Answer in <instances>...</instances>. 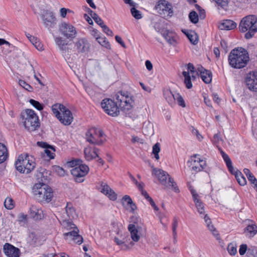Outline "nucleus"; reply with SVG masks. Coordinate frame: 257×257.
Wrapping results in <instances>:
<instances>
[{
    "label": "nucleus",
    "instance_id": "nucleus-1",
    "mask_svg": "<svg viewBox=\"0 0 257 257\" xmlns=\"http://www.w3.org/2000/svg\"><path fill=\"white\" fill-rule=\"evenodd\" d=\"M115 99L116 102L105 99L101 103L102 108L108 115L115 116L118 115L119 110L126 112L132 109L134 100L128 92H118L115 94Z\"/></svg>",
    "mask_w": 257,
    "mask_h": 257
},
{
    "label": "nucleus",
    "instance_id": "nucleus-2",
    "mask_svg": "<svg viewBox=\"0 0 257 257\" xmlns=\"http://www.w3.org/2000/svg\"><path fill=\"white\" fill-rule=\"evenodd\" d=\"M186 70H184L182 75L184 77V83L187 89L192 87V81H194L199 75L206 84H209L212 80V73L202 67L197 69L194 65H187Z\"/></svg>",
    "mask_w": 257,
    "mask_h": 257
},
{
    "label": "nucleus",
    "instance_id": "nucleus-3",
    "mask_svg": "<svg viewBox=\"0 0 257 257\" xmlns=\"http://www.w3.org/2000/svg\"><path fill=\"white\" fill-rule=\"evenodd\" d=\"M33 193L36 199L41 203H48L53 197L52 189L43 183L35 184L33 188Z\"/></svg>",
    "mask_w": 257,
    "mask_h": 257
},
{
    "label": "nucleus",
    "instance_id": "nucleus-4",
    "mask_svg": "<svg viewBox=\"0 0 257 257\" xmlns=\"http://www.w3.org/2000/svg\"><path fill=\"white\" fill-rule=\"evenodd\" d=\"M15 166L19 172L29 174L34 169L36 163L32 156L24 154L18 157L15 162Z\"/></svg>",
    "mask_w": 257,
    "mask_h": 257
},
{
    "label": "nucleus",
    "instance_id": "nucleus-5",
    "mask_svg": "<svg viewBox=\"0 0 257 257\" xmlns=\"http://www.w3.org/2000/svg\"><path fill=\"white\" fill-rule=\"evenodd\" d=\"M52 110L56 117L64 125H69L73 120L72 113L63 104L56 103L53 105Z\"/></svg>",
    "mask_w": 257,
    "mask_h": 257
},
{
    "label": "nucleus",
    "instance_id": "nucleus-6",
    "mask_svg": "<svg viewBox=\"0 0 257 257\" xmlns=\"http://www.w3.org/2000/svg\"><path fill=\"white\" fill-rule=\"evenodd\" d=\"M21 116L25 127L30 132L35 131L40 126L38 116L35 111L27 109L22 112Z\"/></svg>",
    "mask_w": 257,
    "mask_h": 257
},
{
    "label": "nucleus",
    "instance_id": "nucleus-7",
    "mask_svg": "<svg viewBox=\"0 0 257 257\" xmlns=\"http://www.w3.org/2000/svg\"><path fill=\"white\" fill-rule=\"evenodd\" d=\"M249 60L247 50L242 47L233 49L228 56L229 64H247Z\"/></svg>",
    "mask_w": 257,
    "mask_h": 257
},
{
    "label": "nucleus",
    "instance_id": "nucleus-8",
    "mask_svg": "<svg viewBox=\"0 0 257 257\" xmlns=\"http://www.w3.org/2000/svg\"><path fill=\"white\" fill-rule=\"evenodd\" d=\"M82 161L80 160H73L68 163L69 165L73 168L71 173L74 176L76 182L81 183L84 181V177L89 171V167L86 165L81 164Z\"/></svg>",
    "mask_w": 257,
    "mask_h": 257
},
{
    "label": "nucleus",
    "instance_id": "nucleus-9",
    "mask_svg": "<svg viewBox=\"0 0 257 257\" xmlns=\"http://www.w3.org/2000/svg\"><path fill=\"white\" fill-rule=\"evenodd\" d=\"M152 175L158 178L160 183L164 186L165 188H170L178 191V189L173 179L166 171L157 168H153Z\"/></svg>",
    "mask_w": 257,
    "mask_h": 257
},
{
    "label": "nucleus",
    "instance_id": "nucleus-10",
    "mask_svg": "<svg viewBox=\"0 0 257 257\" xmlns=\"http://www.w3.org/2000/svg\"><path fill=\"white\" fill-rule=\"evenodd\" d=\"M104 133L99 128L92 127L85 134L86 141L92 145H101L104 140Z\"/></svg>",
    "mask_w": 257,
    "mask_h": 257
},
{
    "label": "nucleus",
    "instance_id": "nucleus-11",
    "mask_svg": "<svg viewBox=\"0 0 257 257\" xmlns=\"http://www.w3.org/2000/svg\"><path fill=\"white\" fill-rule=\"evenodd\" d=\"M239 28L241 32L257 31V18L254 15H248L242 19Z\"/></svg>",
    "mask_w": 257,
    "mask_h": 257
},
{
    "label": "nucleus",
    "instance_id": "nucleus-12",
    "mask_svg": "<svg viewBox=\"0 0 257 257\" xmlns=\"http://www.w3.org/2000/svg\"><path fill=\"white\" fill-rule=\"evenodd\" d=\"M59 30L66 39L72 40L76 36V29L70 23L65 22L61 23L59 25Z\"/></svg>",
    "mask_w": 257,
    "mask_h": 257
},
{
    "label": "nucleus",
    "instance_id": "nucleus-13",
    "mask_svg": "<svg viewBox=\"0 0 257 257\" xmlns=\"http://www.w3.org/2000/svg\"><path fill=\"white\" fill-rule=\"evenodd\" d=\"M187 163L191 171L195 173L203 170L206 166V161L201 159L199 155H194Z\"/></svg>",
    "mask_w": 257,
    "mask_h": 257
},
{
    "label": "nucleus",
    "instance_id": "nucleus-14",
    "mask_svg": "<svg viewBox=\"0 0 257 257\" xmlns=\"http://www.w3.org/2000/svg\"><path fill=\"white\" fill-rule=\"evenodd\" d=\"M157 12L164 17H172L173 14L172 5L166 1H160L156 6Z\"/></svg>",
    "mask_w": 257,
    "mask_h": 257
},
{
    "label": "nucleus",
    "instance_id": "nucleus-15",
    "mask_svg": "<svg viewBox=\"0 0 257 257\" xmlns=\"http://www.w3.org/2000/svg\"><path fill=\"white\" fill-rule=\"evenodd\" d=\"M45 27L49 31L54 28L56 25V18L54 14L50 11H46L41 15Z\"/></svg>",
    "mask_w": 257,
    "mask_h": 257
},
{
    "label": "nucleus",
    "instance_id": "nucleus-16",
    "mask_svg": "<svg viewBox=\"0 0 257 257\" xmlns=\"http://www.w3.org/2000/svg\"><path fill=\"white\" fill-rule=\"evenodd\" d=\"M245 81L249 90L257 92V71H253L248 73L245 77Z\"/></svg>",
    "mask_w": 257,
    "mask_h": 257
},
{
    "label": "nucleus",
    "instance_id": "nucleus-17",
    "mask_svg": "<svg viewBox=\"0 0 257 257\" xmlns=\"http://www.w3.org/2000/svg\"><path fill=\"white\" fill-rule=\"evenodd\" d=\"M75 48L79 53H85L89 51L90 44L85 38H78L74 43Z\"/></svg>",
    "mask_w": 257,
    "mask_h": 257
},
{
    "label": "nucleus",
    "instance_id": "nucleus-18",
    "mask_svg": "<svg viewBox=\"0 0 257 257\" xmlns=\"http://www.w3.org/2000/svg\"><path fill=\"white\" fill-rule=\"evenodd\" d=\"M99 190L100 192L107 196L110 200H115L117 198V195L114 191L105 183L101 182Z\"/></svg>",
    "mask_w": 257,
    "mask_h": 257
},
{
    "label": "nucleus",
    "instance_id": "nucleus-19",
    "mask_svg": "<svg viewBox=\"0 0 257 257\" xmlns=\"http://www.w3.org/2000/svg\"><path fill=\"white\" fill-rule=\"evenodd\" d=\"M3 249L5 254L8 257H19L20 256V249L9 243H6Z\"/></svg>",
    "mask_w": 257,
    "mask_h": 257
},
{
    "label": "nucleus",
    "instance_id": "nucleus-20",
    "mask_svg": "<svg viewBox=\"0 0 257 257\" xmlns=\"http://www.w3.org/2000/svg\"><path fill=\"white\" fill-rule=\"evenodd\" d=\"M190 192L192 194L193 201L195 204L196 207L197 209L198 213L200 214L204 215V206L203 203L201 201L199 198V196L196 193V191L192 188H190Z\"/></svg>",
    "mask_w": 257,
    "mask_h": 257
},
{
    "label": "nucleus",
    "instance_id": "nucleus-21",
    "mask_svg": "<svg viewBox=\"0 0 257 257\" xmlns=\"http://www.w3.org/2000/svg\"><path fill=\"white\" fill-rule=\"evenodd\" d=\"M162 34L169 44L173 46H175L177 44L178 37L175 32L165 30L162 31Z\"/></svg>",
    "mask_w": 257,
    "mask_h": 257
},
{
    "label": "nucleus",
    "instance_id": "nucleus-22",
    "mask_svg": "<svg viewBox=\"0 0 257 257\" xmlns=\"http://www.w3.org/2000/svg\"><path fill=\"white\" fill-rule=\"evenodd\" d=\"M0 46H3L2 51L5 55H8L16 49L15 46L4 39L0 38Z\"/></svg>",
    "mask_w": 257,
    "mask_h": 257
},
{
    "label": "nucleus",
    "instance_id": "nucleus-23",
    "mask_svg": "<svg viewBox=\"0 0 257 257\" xmlns=\"http://www.w3.org/2000/svg\"><path fill=\"white\" fill-rule=\"evenodd\" d=\"M122 205L130 211L134 212L137 209V206L133 202L131 198L128 195H125L122 198Z\"/></svg>",
    "mask_w": 257,
    "mask_h": 257
},
{
    "label": "nucleus",
    "instance_id": "nucleus-24",
    "mask_svg": "<svg viewBox=\"0 0 257 257\" xmlns=\"http://www.w3.org/2000/svg\"><path fill=\"white\" fill-rule=\"evenodd\" d=\"M98 149L94 148L92 149L91 147L88 146L86 147L84 150L85 158L87 161H91L95 157H98L97 152Z\"/></svg>",
    "mask_w": 257,
    "mask_h": 257
},
{
    "label": "nucleus",
    "instance_id": "nucleus-25",
    "mask_svg": "<svg viewBox=\"0 0 257 257\" xmlns=\"http://www.w3.org/2000/svg\"><path fill=\"white\" fill-rule=\"evenodd\" d=\"M30 214L35 220H40L43 217V211L35 205H32L30 208Z\"/></svg>",
    "mask_w": 257,
    "mask_h": 257
},
{
    "label": "nucleus",
    "instance_id": "nucleus-26",
    "mask_svg": "<svg viewBox=\"0 0 257 257\" xmlns=\"http://www.w3.org/2000/svg\"><path fill=\"white\" fill-rule=\"evenodd\" d=\"M38 144L45 148L44 156L45 155L48 157L50 159L54 158V149L51 146H48V145L45 143L38 142Z\"/></svg>",
    "mask_w": 257,
    "mask_h": 257
},
{
    "label": "nucleus",
    "instance_id": "nucleus-27",
    "mask_svg": "<svg viewBox=\"0 0 257 257\" xmlns=\"http://www.w3.org/2000/svg\"><path fill=\"white\" fill-rule=\"evenodd\" d=\"M28 241L33 246L38 245L41 244V239L40 236L34 232L30 233L28 238Z\"/></svg>",
    "mask_w": 257,
    "mask_h": 257
},
{
    "label": "nucleus",
    "instance_id": "nucleus-28",
    "mask_svg": "<svg viewBox=\"0 0 257 257\" xmlns=\"http://www.w3.org/2000/svg\"><path fill=\"white\" fill-rule=\"evenodd\" d=\"M236 24L233 21L230 20H226L223 21L221 24L219 28L221 30H230L236 28Z\"/></svg>",
    "mask_w": 257,
    "mask_h": 257
},
{
    "label": "nucleus",
    "instance_id": "nucleus-29",
    "mask_svg": "<svg viewBox=\"0 0 257 257\" xmlns=\"http://www.w3.org/2000/svg\"><path fill=\"white\" fill-rule=\"evenodd\" d=\"M93 32L94 36L96 37V40L100 45L107 49L110 48V45L105 37H98L97 31H94Z\"/></svg>",
    "mask_w": 257,
    "mask_h": 257
},
{
    "label": "nucleus",
    "instance_id": "nucleus-30",
    "mask_svg": "<svg viewBox=\"0 0 257 257\" xmlns=\"http://www.w3.org/2000/svg\"><path fill=\"white\" fill-rule=\"evenodd\" d=\"M244 232L248 237H253L257 233V226L255 224H248L244 229Z\"/></svg>",
    "mask_w": 257,
    "mask_h": 257
},
{
    "label": "nucleus",
    "instance_id": "nucleus-31",
    "mask_svg": "<svg viewBox=\"0 0 257 257\" xmlns=\"http://www.w3.org/2000/svg\"><path fill=\"white\" fill-rule=\"evenodd\" d=\"M175 93H173L170 90L164 91V96L169 104L173 105L175 103Z\"/></svg>",
    "mask_w": 257,
    "mask_h": 257
},
{
    "label": "nucleus",
    "instance_id": "nucleus-32",
    "mask_svg": "<svg viewBox=\"0 0 257 257\" xmlns=\"http://www.w3.org/2000/svg\"><path fill=\"white\" fill-rule=\"evenodd\" d=\"M128 229L130 231L132 239L135 241H139L140 236L138 234V230L134 224H130Z\"/></svg>",
    "mask_w": 257,
    "mask_h": 257
},
{
    "label": "nucleus",
    "instance_id": "nucleus-33",
    "mask_svg": "<svg viewBox=\"0 0 257 257\" xmlns=\"http://www.w3.org/2000/svg\"><path fill=\"white\" fill-rule=\"evenodd\" d=\"M54 40L56 44L59 49L62 51H66L67 49V43L66 41L62 39L61 37H54Z\"/></svg>",
    "mask_w": 257,
    "mask_h": 257
},
{
    "label": "nucleus",
    "instance_id": "nucleus-34",
    "mask_svg": "<svg viewBox=\"0 0 257 257\" xmlns=\"http://www.w3.org/2000/svg\"><path fill=\"white\" fill-rule=\"evenodd\" d=\"M220 153L230 173H233L234 168L232 165V162L229 156L221 150H220Z\"/></svg>",
    "mask_w": 257,
    "mask_h": 257
},
{
    "label": "nucleus",
    "instance_id": "nucleus-35",
    "mask_svg": "<svg viewBox=\"0 0 257 257\" xmlns=\"http://www.w3.org/2000/svg\"><path fill=\"white\" fill-rule=\"evenodd\" d=\"M8 156V150L5 145L0 143V164L6 160Z\"/></svg>",
    "mask_w": 257,
    "mask_h": 257
},
{
    "label": "nucleus",
    "instance_id": "nucleus-36",
    "mask_svg": "<svg viewBox=\"0 0 257 257\" xmlns=\"http://www.w3.org/2000/svg\"><path fill=\"white\" fill-rule=\"evenodd\" d=\"M65 210L66 213L70 219L74 218L75 216H76V211L71 203L67 204V205L65 207Z\"/></svg>",
    "mask_w": 257,
    "mask_h": 257
},
{
    "label": "nucleus",
    "instance_id": "nucleus-37",
    "mask_svg": "<svg viewBox=\"0 0 257 257\" xmlns=\"http://www.w3.org/2000/svg\"><path fill=\"white\" fill-rule=\"evenodd\" d=\"M143 132L145 135L150 136L153 134V125L150 122L144 123L143 126Z\"/></svg>",
    "mask_w": 257,
    "mask_h": 257
},
{
    "label": "nucleus",
    "instance_id": "nucleus-38",
    "mask_svg": "<svg viewBox=\"0 0 257 257\" xmlns=\"http://www.w3.org/2000/svg\"><path fill=\"white\" fill-rule=\"evenodd\" d=\"M233 174L235 175V178L238 182V183L241 186H244L246 184V181L245 177L242 175V173L240 172L235 171L234 169L233 170Z\"/></svg>",
    "mask_w": 257,
    "mask_h": 257
},
{
    "label": "nucleus",
    "instance_id": "nucleus-39",
    "mask_svg": "<svg viewBox=\"0 0 257 257\" xmlns=\"http://www.w3.org/2000/svg\"><path fill=\"white\" fill-rule=\"evenodd\" d=\"M62 224L63 226L67 230L78 229L76 225L69 220L65 219L63 220Z\"/></svg>",
    "mask_w": 257,
    "mask_h": 257
},
{
    "label": "nucleus",
    "instance_id": "nucleus-40",
    "mask_svg": "<svg viewBox=\"0 0 257 257\" xmlns=\"http://www.w3.org/2000/svg\"><path fill=\"white\" fill-rule=\"evenodd\" d=\"M88 12L90 14L91 17L93 18L95 23L101 27L103 24L102 20L94 12L88 8Z\"/></svg>",
    "mask_w": 257,
    "mask_h": 257
},
{
    "label": "nucleus",
    "instance_id": "nucleus-41",
    "mask_svg": "<svg viewBox=\"0 0 257 257\" xmlns=\"http://www.w3.org/2000/svg\"><path fill=\"white\" fill-rule=\"evenodd\" d=\"M77 232H79L78 229L73 230L72 231H69L64 233V237L66 240H73L74 236L77 234Z\"/></svg>",
    "mask_w": 257,
    "mask_h": 257
},
{
    "label": "nucleus",
    "instance_id": "nucleus-42",
    "mask_svg": "<svg viewBox=\"0 0 257 257\" xmlns=\"http://www.w3.org/2000/svg\"><path fill=\"white\" fill-rule=\"evenodd\" d=\"M182 32L186 34L190 41L193 44H196L198 42L197 40L196 35L195 34H192L191 33L189 32H186L184 30H182Z\"/></svg>",
    "mask_w": 257,
    "mask_h": 257
},
{
    "label": "nucleus",
    "instance_id": "nucleus-43",
    "mask_svg": "<svg viewBox=\"0 0 257 257\" xmlns=\"http://www.w3.org/2000/svg\"><path fill=\"white\" fill-rule=\"evenodd\" d=\"M17 221L22 226H25L27 222V215L24 213H20L18 216Z\"/></svg>",
    "mask_w": 257,
    "mask_h": 257
},
{
    "label": "nucleus",
    "instance_id": "nucleus-44",
    "mask_svg": "<svg viewBox=\"0 0 257 257\" xmlns=\"http://www.w3.org/2000/svg\"><path fill=\"white\" fill-rule=\"evenodd\" d=\"M29 102L32 105H33L35 108H36L38 110H42L43 109V105L41 104L38 101H36L33 99H31L29 100Z\"/></svg>",
    "mask_w": 257,
    "mask_h": 257
},
{
    "label": "nucleus",
    "instance_id": "nucleus-45",
    "mask_svg": "<svg viewBox=\"0 0 257 257\" xmlns=\"http://www.w3.org/2000/svg\"><path fill=\"white\" fill-rule=\"evenodd\" d=\"M189 18L192 23L196 24L198 22V16L195 11H192L190 13Z\"/></svg>",
    "mask_w": 257,
    "mask_h": 257
},
{
    "label": "nucleus",
    "instance_id": "nucleus-46",
    "mask_svg": "<svg viewBox=\"0 0 257 257\" xmlns=\"http://www.w3.org/2000/svg\"><path fill=\"white\" fill-rule=\"evenodd\" d=\"M4 205L7 209H12L14 207L12 199L10 198H7L5 201Z\"/></svg>",
    "mask_w": 257,
    "mask_h": 257
},
{
    "label": "nucleus",
    "instance_id": "nucleus-47",
    "mask_svg": "<svg viewBox=\"0 0 257 257\" xmlns=\"http://www.w3.org/2000/svg\"><path fill=\"white\" fill-rule=\"evenodd\" d=\"M19 83L21 86L23 87L25 89L28 90V91L32 92L33 91V87L27 83L25 81L20 80Z\"/></svg>",
    "mask_w": 257,
    "mask_h": 257
},
{
    "label": "nucleus",
    "instance_id": "nucleus-48",
    "mask_svg": "<svg viewBox=\"0 0 257 257\" xmlns=\"http://www.w3.org/2000/svg\"><path fill=\"white\" fill-rule=\"evenodd\" d=\"M160 151V144L157 143L153 147V153L155 155V158L156 160L159 159V153Z\"/></svg>",
    "mask_w": 257,
    "mask_h": 257
},
{
    "label": "nucleus",
    "instance_id": "nucleus-49",
    "mask_svg": "<svg viewBox=\"0 0 257 257\" xmlns=\"http://www.w3.org/2000/svg\"><path fill=\"white\" fill-rule=\"evenodd\" d=\"M175 100H177L178 104L183 107H185L186 105L183 97L179 93H175Z\"/></svg>",
    "mask_w": 257,
    "mask_h": 257
},
{
    "label": "nucleus",
    "instance_id": "nucleus-50",
    "mask_svg": "<svg viewBox=\"0 0 257 257\" xmlns=\"http://www.w3.org/2000/svg\"><path fill=\"white\" fill-rule=\"evenodd\" d=\"M131 14L136 19H140L142 18V14L140 12L135 8H132L131 10Z\"/></svg>",
    "mask_w": 257,
    "mask_h": 257
},
{
    "label": "nucleus",
    "instance_id": "nucleus-51",
    "mask_svg": "<svg viewBox=\"0 0 257 257\" xmlns=\"http://www.w3.org/2000/svg\"><path fill=\"white\" fill-rule=\"evenodd\" d=\"M212 141L214 144H219L220 143L223 142V141L222 138L221 137L220 134L217 133L214 135Z\"/></svg>",
    "mask_w": 257,
    "mask_h": 257
},
{
    "label": "nucleus",
    "instance_id": "nucleus-52",
    "mask_svg": "<svg viewBox=\"0 0 257 257\" xmlns=\"http://www.w3.org/2000/svg\"><path fill=\"white\" fill-rule=\"evenodd\" d=\"M227 250L230 255H235L237 252L236 247L232 243L228 244Z\"/></svg>",
    "mask_w": 257,
    "mask_h": 257
},
{
    "label": "nucleus",
    "instance_id": "nucleus-53",
    "mask_svg": "<svg viewBox=\"0 0 257 257\" xmlns=\"http://www.w3.org/2000/svg\"><path fill=\"white\" fill-rule=\"evenodd\" d=\"M178 226V218L176 217H174L173 218V221L172 223V230L173 234L174 237H176L177 235V228Z\"/></svg>",
    "mask_w": 257,
    "mask_h": 257
},
{
    "label": "nucleus",
    "instance_id": "nucleus-54",
    "mask_svg": "<svg viewBox=\"0 0 257 257\" xmlns=\"http://www.w3.org/2000/svg\"><path fill=\"white\" fill-rule=\"evenodd\" d=\"M213 1L224 9H226L227 7L228 2L227 0H213Z\"/></svg>",
    "mask_w": 257,
    "mask_h": 257
},
{
    "label": "nucleus",
    "instance_id": "nucleus-55",
    "mask_svg": "<svg viewBox=\"0 0 257 257\" xmlns=\"http://www.w3.org/2000/svg\"><path fill=\"white\" fill-rule=\"evenodd\" d=\"M249 257H257V248L255 247L249 248L247 249Z\"/></svg>",
    "mask_w": 257,
    "mask_h": 257
},
{
    "label": "nucleus",
    "instance_id": "nucleus-56",
    "mask_svg": "<svg viewBox=\"0 0 257 257\" xmlns=\"http://www.w3.org/2000/svg\"><path fill=\"white\" fill-rule=\"evenodd\" d=\"M208 229L212 232L213 235L216 237L217 239L219 238V234L218 233V231L216 230V229L214 228V226L211 224H208L207 226Z\"/></svg>",
    "mask_w": 257,
    "mask_h": 257
},
{
    "label": "nucleus",
    "instance_id": "nucleus-57",
    "mask_svg": "<svg viewBox=\"0 0 257 257\" xmlns=\"http://www.w3.org/2000/svg\"><path fill=\"white\" fill-rule=\"evenodd\" d=\"M55 171L56 173L60 176H64L65 174V170L59 166H55L54 168Z\"/></svg>",
    "mask_w": 257,
    "mask_h": 257
},
{
    "label": "nucleus",
    "instance_id": "nucleus-58",
    "mask_svg": "<svg viewBox=\"0 0 257 257\" xmlns=\"http://www.w3.org/2000/svg\"><path fill=\"white\" fill-rule=\"evenodd\" d=\"M102 30L108 36H112L113 34L112 31L105 25L103 24L101 27Z\"/></svg>",
    "mask_w": 257,
    "mask_h": 257
},
{
    "label": "nucleus",
    "instance_id": "nucleus-59",
    "mask_svg": "<svg viewBox=\"0 0 257 257\" xmlns=\"http://www.w3.org/2000/svg\"><path fill=\"white\" fill-rule=\"evenodd\" d=\"M32 44L36 47L37 50L39 51L43 50V45L38 39H37V40L35 41V42L33 43Z\"/></svg>",
    "mask_w": 257,
    "mask_h": 257
},
{
    "label": "nucleus",
    "instance_id": "nucleus-60",
    "mask_svg": "<svg viewBox=\"0 0 257 257\" xmlns=\"http://www.w3.org/2000/svg\"><path fill=\"white\" fill-rule=\"evenodd\" d=\"M79 232H77V234L74 236L73 240L77 243L80 244L83 242V237L78 234Z\"/></svg>",
    "mask_w": 257,
    "mask_h": 257
},
{
    "label": "nucleus",
    "instance_id": "nucleus-61",
    "mask_svg": "<svg viewBox=\"0 0 257 257\" xmlns=\"http://www.w3.org/2000/svg\"><path fill=\"white\" fill-rule=\"evenodd\" d=\"M71 12V10L68 9H66L65 8H61L60 10V14L61 17L64 18L66 17V14L67 13Z\"/></svg>",
    "mask_w": 257,
    "mask_h": 257
},
{
    "label": "nucleus",
    "instance_id": "nucleus-62",
    "mask_svg": "<svg viewBox=\"0 0 257 257\" xmlns=\"http://www.w3.org/2000/svg\"><path fill=\"white\" fill-rule=\"evenodd\" d=\"M247 250V245L246 244H241L240 246V248L239 249V252L240 255H243Z\"/></svg>",
    "mask_w": 257,
    "mask_h": 257
},
{
    "label": "nucleus",
    "instance_id": "nucleus-63",
    "mask_svg": "<svg viewBox=\"0 0 257 257\" xmlns=\"http://www.w3.org/2000/svg\"><path fill=\"white\" fill-rule=\"evenodd\" d=\"M249 181L250 182V183L253 184L254 186H253V187L255 188V189L257 191V180L255 178V177L254 176V175H253L251 178H250L249 179H248Z\"/></svg>",
    "mask_w": 257,
    "mask_h": 257
},
{
    "label": "nucleus",
    "instance_id": "nucleus-64",
    "mask_svg": "<svg viewBox=\"0 0 257 257\" xmlns=\"http://www.w3.org/2000/svg\"><path fill=\"white\" fill-rule=\"evenodd\" d=\"M243 173L246 175L248 180L251 178V177L253 175L252 173L250 171V170L248 169H244L243 170Z\"/></svg>",
    "mask_w": 257,
    "mask_h": 257
}]
</instances>
